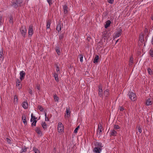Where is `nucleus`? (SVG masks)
Instances as JSON below:
<instances>
[{"mask_svg":"<svg viewBox=\"0 0 153 153\" xmlns=\"http://www.w3.org/2000/svg\"><path fill=\"white\" fill-rule=\"evenodd\" d=\"M95 147H94V151L96 153H100L101 152L103 145L101 143L98 142H96L95 144Z\"/></svg>","mask_w":153,"mask_h":153,"instance_id":"1","label":"nucleus"},{"mask_svg":"<svg viewBox=\"0 0 153 153\" xmlns=\"http://www.w3.org/2000/svg\"><path fill=\"white\" fill-rule=\"evenodd\" d=\"M128 96L129 98L131 100L133 101H135L136 100V95L134 93L129 92L128 93Z\"/></svg>","mask_w":153,"mask_h":153,"instance_id":"2","label":"nucleus"},{"mask_svg":"<svg viewBox=\"0 0 153 153\" xmlns=\"http://www.w3.org/2000/svg\"><path fill=\"white\" fill-rule=\"evenodd\" d=\"M20 30L22 36L25 38L27 34V30L26 27H24L23 26H22Z\"/></svg>","mask_w":153,"mask_h":153,"instance_id":"3","label":"nucleus"},{"mask_svg":"<svg viewBox=\"0 0 153 153\" xmlns=\"http://www.w3.org/2000/svg\"><path fill=\"white\" fill-rule=\"evenodd\" d=\"M64 130V126L61 122L59 123L58 125V130L59 133L63 132Z\"/></svg>","mask_w":153,"mask_h":153,"instance_id":"4","label":"nucleus"},{"mask_svg":"<svg viewBox=\"0 0 153 153\" xmlns=\"http://www.w3.org/2000/svg\"><path fill=\"white\" fill-rule=\"evenodd\" d=\"M122 29L121 28H119L117 31L114 33V36L115 38L119 37L121 35L122 33Z\"/></svg>","mask_w":153,"mask_h":153,"instance_id":"5","label":"nucleus"},{"mask_svg":"<svg viewBox=\"0 0 153 153\" xmlns=\"http://www.w3.org/2000/svg\"><path fill=\"white\" fill-rule=\"evenodd\" d=\"M153 103V99L152 98H149L146 101V104L147 105H152Z\"/></svg>","mask_w":153,"mask_h":153,"instance_id":"6","label":"nucleus"},{"mask_svg":"<svg viewBox=\"0 0 153 153\" xmlns=\"http://www.w3.org/2000/svg\"><path fill=\"white\" fill-rule=\"evenodd\" d=\"M102 127L101 124L100 123H99L98 125V128L97 133V135H100L102 131Z\"/></svg>","mask_w":153,"mask_h":153,"instance_id":"7","label":"nucleus"},{"mask_svg":"<svg viewBox=\"0 0 153 153\" xmlns=\"http://www.w3.org/2000/svg\"><path fill=\"white\" fill-rule=\"evenodd\" d=\"M20 79L21 81L25 77V73L24 71H22L20 73Z\"/></svg>","mask_w":153,"mask_h":153,"instance_id":"8","label":"nucleus"},{"mask_svg":"<svg viewBox=\"0 0 153 153\" xmlns=\"http://www.w3.org/2000/svg\"><path fill=\"white\" fill-rule=\"evenodd\" d=\"M33 33V30L32 26L30 25L28 29V34L29 36H31Z\"/></svg>","mask_w":153,"mask_h":153,"instance_id":"9","label":"nucleus"},{"mask_svg":"<svg viewBox=\"0 0 153 153\" xmlns=\"http://www.w3.org/2000/svg\"><path fill=\"white\" fill-rule=\"evenodd\" d=\"M39 110L40 111H41L42 112V111L43 113V114H45V120L48 121V118H47H47H46L47 114H46V113H45V111H44L43 108L42 107H41V106H39Z\"/></svg>","mask_w":153,"mask_h":153,"instance_id":"10","label":"nucleus"},{"mask_svg":"<svg viewBox=\"0 0 153 153\" xmlns=\"http://www.w3.org/2000/svg\"><path fill=\"white\" fill-rule=\"evenodd\" d=\"M51 24L50 22V21H48L47 22V25H46V30L47 32H50V31L51 29L50 28V27Z\"/></svg>","mask_w":153,"mask_h":153,"instance_id":"11","label":"nucleus"},{"mask_svg":"<svg viewBox=\"0 0 153 153\" xmlns=\"http://www.w3.org/2000/svg\"><path fill=\"white\" fill-rule=\"evenodd\" d=\"M117 132L114 129L111 130L110 131V134L111 136H116L117 135Z\"/></svg>","mask_w":153,"mask_h":153,"instance_id":"12","label":"nucleus"},{"mask_svg":"<svg viewBox=\"0 0 153 153\" xmlns=\"http://www.w3.org/2000/svg\"><path fill=\"white\" fill-rule=\"evenodd\" d=\"M22 107L25 109H26L28 108V103L26 101H24L22 104Z\"/></svg>","mask_w":153,"mask_h":153,"instance_id":"13","label":"nucleus"},{"mask_svg":"<svg viewBox=\"0 0 153 153\" xmlns=\"http://www.w3.org/2000/svg\"><path fill=\"white\" fill-rule=\"evenodd\" d=\"M22 119L24 123L25 124H27V118L26 116L24 114H22Z\"/></svg>","mask_w":153,"mask_h":153,"instance_id":"14","label":"nucleus"},{"mask_svg":"<svg viewBox=\"0 0 153 153\" xmlns=\"http://www.w3.org/2000/svg\"><path fill=\"white\" fill-rule=\"evenodd\" d=\"M66 114L65 115V117H68V116H70V108L69 107H67L66 110Z\"/></svg>","mask_w":153,"mask_h":153,"instance_id":"15","label":"nucleus"},{"mask_svg":"<svg viewBox=\"0 0 153 153\" xmlns=\"http://www.w3.org/2000/svg\"><path fill=\"white\" fill-rule=\"evenodd\" d=\"M3 50L2 49H1L0 51V60H3L4 59L3 56Z\"/></svg>","mask_w":153,"mask_h":153,"instance_id":"16","label":"nucleus"},{"mask_svg":"<svg viewBox=\"0 0 153 153\" xmlns=\"http://www.w3.org/2000/svg\"><path fill=\"white\" fill-rule=\"evenodd\" d=\"M56 29L58 32H59L61 30V25L60 23H59L57 25Z\"/></svg>","mask_w":153,"mask_h":153,"instance_id":"17","label":"nucleus"},{"mask_svg":"<svg viewBox=\"0 0 153 153\" xmlns=\"http://www.w3.org/2000/svg\"><path fill=\"white\" fill-rule=\"evenodd\" d=\"M56 51L58 55L60 54V49L59 47L57 46L56 47Z\"/></svg>","mask_w":153,"mask_h":153,"instance_id":"18","label":"nucleus"},{"mask_svg":"<svg viewBox=\"0 0 153 153\" xmlns=\"http://www.w3.org/2000/svg\"><path fill=\"white\" fill-rule=\"evenodd\" d=\"M59 74L58 73H54L53 74V76L55 78V79L57 82L59 81L58 74Z\"/></svg>","mask_w":153,"mask_h":153,"instance_id":"19","label":"nucleus"},{"mask_svg":"<svg viewBox=\"0 0 153 153\" xmlns=\"http://www.w3.org/2000/svg\"><path fill=\"white\" fill-rule=\"evenodd\" d=\"M111 23V22L110 20H108L106 22V24L105 25V28H107L110 25Z\"/></svg>","mask_w":153,"mask_h":153,"instance_id":"20","label":"nucleus"},{"mask_svg":"<svg viewBox=\"0 0 153 153\" xmlns=\"http://www.w3.org/2000/svg\"><path fill=\"white\" fill-rule=\"evenodd\" d=\"M12 6L15 8H16L19 6L18 3L16 1V2H12Z\"/></svg>","mask_w":153,"mask_h":153,"instance_id":"21","label":"nucleus"},{"mask_svg":"<svg viewBox=\"0 0 153 153\" xmlns=\"http://www.w3.org/2000/svg\"><path fill=\"white\" fill-rule=\"evenodd\" d=\"M98 93H101L102 92V87L101 85H100L98 87Z\"/></svg>","mask_w":153,"mask_h":153,"instance_id":"22","label":"nucleus"},{"mask_svg":"<svg viewBox=\"0 0 153 153\" xmlns=\"http://www.w3.org/2000/svg\"><path fill=\"white\" fill-rule=\"evenodd\" d=\"M133 63V58L132 56H131L129 59V66H131Z\"/></svg>","mask_w":153,"mask_h":153,"instance_id":"23","label":"nucleus"},{"mask_svg":"<svg viewBox=\"0 0 153 153\" xmlns=\"http://www.w3.org/2000/svg\"><path fill=\"white\" fill-rule=\"evenodd\" d=\"M63 8L64 13L65 14L67 13H68V7L66 5H65L64 6Z\"/></svg>","mask_w":153,"mask_h":153,"instance_id":"24","label":"nucleus"},{"mask_svg":"<svg viewBox=\"0 0 153 153\" xmlns=\"http://www.w3.org/2000/svg\"><path fill=\"white\" fill-rule=\"evenodd\" d=\"M105 35L104 36V37H105L106 38H108L110 37V36L111 34L110 33L108 32H106V33H105Z\"/></svg>","mask_w":153,"mask_h":153,"instance_id":"25","label":"nucleus"},{"mask_svg":"<svg viewBox=\"0 0 153 153\" xmlns=\"http://www.w3.org/2000/svg\"><path fill=\"white\" fill-rule=\"evenodd\" d=\"M109 90L108 89H106L104 92V95L105 97L106 98L109 95Z\"/></svg>","mask_w":153,"mask_h":153,"instance_id":"26","label":"nucleus"},{"mask_svg":"<svg viewBox=\"0 0 153 153\" xmlns=\"http://www.w3.org/2000/svg\"><path fill=\"white\" fill-rule=\"evenodd\" d=\"M98 59H99V56H98V55H96L94 59V61H93V62L94 63H97L98 62Z\"/></svg>","mask_w":153,"mask_h":153,"instance_id":"27","label":"nucleus"},{"mask_svg":"<svg viewBox=\"0 0 153 153\" xmlns=\"http://www.w3.org/2000/svg\"><path fill=\"white\" fill-rule=\"evenodd\" d=\"M16 2L18 3L19 6L21 7L22 6L21 4L22 3V0H16Z\"/></svg>","mask_w":153,"mask_h":153,"instance_id":"28","label":"nucleus"},{"mask_svg":"<svg viewBox=\"0 0 153 153\" xmlns=\"http://www.w3.org/2000/svg\"><path fill=\"white\" fill-rule=\"evenodd\" d=\"M41 125L43 128L45 129L46 128V125L45 122H42L41 123Z\"/></svg>","mask_w":153,"mask_h":153,"instance_id":"29","label":"nucleus"},{"mask_svg":"<svg viewBox=\"0 0 153 153\" xmlns=\"http://www.w3.org/2000/svg\"><path fill=\"white\" fill-rule=\"evenodd\" d=\"M9 22L10 23H13V16H10V19L9 20Z\"/></svg>","mask_w":153,"mask_h":153,"instance_id":"30","label":"nucleus"},{"mask_svg":"<svg viewBox=\"0 0 153 153\" xmlns=\"http://www.w3.org/2000/svg\"><path fill=\"white\" fill-rule=\"evenodd\" d=\"M27 147H26L25 146H24V147H22V148L21 150V152H26L27 151Z\"/></svg>","mask_w":153,"mask_h":153,"instance_id":"31","label":"nucleus"},{"mask_svg":"<svg viewBox=\"0 0 153 153\" xmlns=\"http://www.w3.org/2000/svg\"><path fill=\"white\" fill-rule=\"evenodd\" d=\"M149 53L152 57H153V49L151 48L149 51Z\"/></svg>","mask_w":153,"mask_h":153,"instance_id":"32","label":"nucleus"},{"mask_svg":"<svg viewBox=\"0 0 153 153\" xmlns=\"http://www.w3.org/2000/svg\"><path fill=\"white\" fill-rule=\"evenodd\" d=\"M56 71L57 73L58 74H60L59 67L57 65H56Z\"/></svg>","mask_w":153,"mask_h":153,"instance_id":"33","label":"nucleus"},{"mask_svg":"<svg viewBox=\"0 0 153 153\" xmlns=\"http://www.w3.org/2000/svg\"><path fill=\"white\" fill-rule=\"evenodd\" d=\"M20 80L19 79H17L16 80V86H19L20 87Z\"/></svg>","mask_w":153,"mask_h":153,"instance_id":"34","label":"nucleus"},{"mask_svg":"<svg viewBox=\"0 0 153 153\" xmlns=\"http://www.w3.org/2000/svg\"><path fill=\"white\" fill-rule=\"evenodd\" d=\"M79 59L80 62H83V56L82 55L80 54L79 55Z\"/></svg>","mask_w":153,"mask_h":153,"instance_id":"35","label":"nucleus"},{"mask_svg":"<svg viewBox=\"0 0 153 153\" xmlns=\"http://www.w3.org/2000/svg\"><path fill=\"white\" fill-rule=\"evenodd\" d=\"M147 71L148 72L149 74L150 75H151L152 74V71H151V69L150 68H148L147 69Z\"/></svg>","mask_w":153,"mask_h":153,"instance_id":"36","label":"nucleus"},{"mask_svg":"<svg viewBox=\"0 0 153 153\" xmlns=\"http://www.w3.org/2000/svg\"><path fill=\"white\" fill-rule=\"evenodd\" d=\"M114 129H120V127H119L118 125H115L114 126Z\"/></svg>","mask_w":153,"mask_h":153,"instance_id":"37","label":"nucleus"},{"mask_svg":"<svg viewBox=\"0 0 153 153\" xmlns=\"http://www.w3.org/2000/svg\"><path fill=\"white\" fill-rule=\"evenodd\" d=\"M18 100V97L17 95H15L14 97V102H17Z\"/></svg>","mask_w":153,"mask_h":153,"instance_id":"38","label":"nucleus"},{"mask_svg":"<svg viewBox=\"0 0 153 153\" xmlns=\"http://www.w3.org/2000/svg\"><path fill=\"white\" fill-rule=\"evenodd\" d=\"M54 100L55 101H58L59 99V97L56 95H54Z\"/></svg>","mask_w":153,"mask_h":153,"instance_id":"39","label":"nucleus"},{"mask_svg":"<svg viewBox=\"0 0 153 153\" xmlns=\"http://www.w3.org/2000/svg\"><path fill=\"white\" fill-rule=\"evenodd\" d=\"M79 128V126H78L75 129L74 131V133H76L77 132V131Z\"/></svg>","mask_w":153,"mask_h":153,"instance_id":"40","label":"nucleus"},{"mask_svg":"<svg viewBox=\"0 0 153 153\" xmlns=\"http://www.w3.org/2000/svg\"><path fill=\"white\" fill-rule=\"evenodd\" d=\"M2 21V17L1 16H0V26L2 25L3 22Z\"/></svg>","mask_w":153,"mask_h":153,"instance_id":"41","label":"nucleus"},{"mask_svg":"<svg viewBox=\"0 0 153 153\" xmlns=\"http://www.w3.org/2000/svg\"><path fill=\"white\" fill-rule=\"evenodd\" d=\"M64 34H61L59 36V39L60 40L62 39L64 37Z\"/></svg>","mask_w":153,"mask_h":153,"instance_id":"42","label":"nucleus"},{"mask_svg":"<svg viewBox=\"0 0 153 153\" xmlns=\"http://www.w3.org/2000/svg\"><path fill=\"white\" fill-rule=\"evenodd\" d=\"M48 2L49 3L50 5L51 4H52L53 2V0H47Z\"/></svg>","mask_w":153,"mask_h":153,"instance_id":"43","label":"nucleus"},{"mask_svg":"<svg viewBox=\"0 0 153 153\" xmlns=\"http://www.w3.org/2000/svg\"><path fill=\"white\" fill-rule=\"evenodd\" d=\"M37 122V121L36 120H34L33 121V122L32 123L31 125L32 126H35L36 125V123Z\"/></svg>","mask_w":153,"mask_h":153,"instance_id":"44","label":"nucleus"},{"mask_svg":"<svg viewBox=\"0 0 153 153\" xmlns=\"http://www.w3.org/2000/svg\"><path fill=\"white\" fill-rule=\"evenodd\" d=\"M31 117L33 119V120H36L37 119L36 117H35L33 115V113H32L31 114Z\"/></svg>","mask_w":153,"mask_h":153,"instance_id":"45","label":"nucleus"},{"mask_svg":"<svg viewBox=\"0 0 153 153\" xmlns=\"http://www.w3.org/2000/svg\"><path fill=\"white\" fill-rule=\"evenodd\" d=\"M6 140L8 143H11V140L8 138H6Z\"/></svg>","mask_w":153,"mask_h":153,"instance_id":"46","label":"nucleus"},{"mask_svg":"<svg viewBox=\"0 0 153 153\" xmlns=\"http://www.w3.org/2000/svg\"><path fill=\"white\" fill-rule=\"evenodd\" d=\"M119 109L120 110V111H122L124 110V108L123 107L120 106L119 107Z\"/></svg>","mask_w":153,"mask_h":153,"instance_id":"47","label":"nucleus"},{"mask_svg":"<svg viewBox=\"0 0 153 153\" xmlns=\"http://www.w3.org/2000/svg\"><path fill=\"white\" fill-rule=\"evenodd\" d=\"M103 94L102 93H98V96L100 97H103Z\"/></svg>","mask_w":153,"mask_h":153,"instance_id":"48","label":"nucleus"},{"mask_svg":"<svg viewBox=\"0 0 153 153\" xmlns=\"http://www.w3.org/2000/svg\"><path fill=\"white\" fill-rule=\"evenodd\" d=\"M114 0H108V2L109 3L112 4L113 3Z\"/></svg>","mask_w":153,"mask_h":153,"instance_id":"49","label":"nucleus"},{"mask_svg":"<svg viewBox=\"0 0 153 153\" xmlns=\"http://www.w3.org/2000/svg\"><path fill=\"white\" fill-rule=\"evenodd\" d=\"M138 131L140 133L142 132V129H141V128L140 127H138Z\"/></svg>","mask_w":153,"mask_h":153,"instance_id":"50","label":"nucleus"},{"mask_svg":"<svg viewBox=\"0 0 153 153\" xmlns=\"http://www.w3.org/2000/svg\"><path fill=\"white\" fill-rule=\"evenodd\" d=\"M33 150L34 151L35 153H37V150H38V149H37L36 148H34L33 149Z\"/></svg>","mask_w":153,"mask_h":153,"instance_id":"51","label":"nucleus"},{"mask_svg":"<svg viewBox=\"0 0 153 153\" xmlns=\"http://www.w3.org/2000/svg\"><path fill=\"white\" fill-rule=\"evenodd\" d=\"M29 93L31 94H32V91L31 89H29Z\"/></svg>","mask_w":153,"mask_h":153,"instance_id":"52","label":"nucleus"},{"mask_svg":"<svg viewBox=\"0 0 153 153\" xmlns=\"http://www.w3.org/2000/svg\"><path fill=\"white\" fill-rule=\"evenodd\" d=\"M35 131L37 134H38V127L36 128Z\"/></svg>","mask_w":153,"mask_h":153,"instance_id":"53","label":"nucleus"},{"mask_svg":"<svg viewBox=\"0 0 153 153\" xmlns=\"http://www.w3.org/2000/svg\"><path fill=\"white\" fill-rule=\"evenodd\" d=\"M39 135H40V136H41L42 135V133L39 130Z\"/></svg>","mask_w":153,"mask_h":153,"instance_id":"54","label":"nucleus"},{"mask_svg":"<svg viewBox=\"0 0 153 153\" xmlns=\"http://www.w3.org/2000/svg\"><path fill=\"white\" fill-rule=\"evenodd\" d=\"M151 43H152V44L153 45V35L151 41Z\"/></svg>","mask_w":153,"mask_h":153,"instance_id":"55","label":"nucleus"},{"mask_svg":"<svg viewBox=\"0 0 153 153\" xmlns=\"http://www.w3.org/2000/svg\"><path fill=\"white\" fill-rule=\"evenodd\" d=\"M151 19L152 20H153V15L151 17Z\"/></svg>","mask_w":153,"mask_h":153,"instance_id":"56","label":"nucleus"},{"mask_svg":"<svg viewBox=\"0 0 153 153\" xmlns=\"http://www.w3.org/2000/svg\"><path fill=\"white\" fill-rule=\"evenodd\" d=\"M38 74H36L35 75V77H38Z\"/></svg>","mask_w":153,"mask_h":153,"instance_id":"57","label":"nucleus"},{"mask_svg":"<svg viewBox=\"0 0 153 153\" xmlns=\"http://www.w3.org/2000/svg\"><path fill=\"white\" fill-rule=\"evenodd\" d=\"M36 88L38 90V86L37 85V86H36Z\"/></svg>","mask_w":153,"mask_h":153,"instance_id":"58","label":"nucleus"},{"mask_svg":"<svg viewBox=\"0 0 153 153\" xmlns=\"http://www.w3.org/2000/svg\"><path fill=\"white\" fill-rule=\"evenodd\" d=\"M33 119L31 118V119L30 120L31 122H32V121H33Z\"/></svg>","mask_w":153,"mask_h":153,"instance_id":"59","label":"nucleus"},{"mask_svg":"<svg viewBox=\"0 0 153 153\" xmlns=\"http://www.w3.org/2000/svg\"><path fill=\"white\" fill-rule=\"evenodd\" d=\"M118 39L116 41V43L117 42H118Z\"/></svg>","mask_w":153,"mask_h":153,"instance_id":"60","label":"nucleus"},{"mask_svg":"<svg viewBox=\"0 0 153 153\" xmlns=\"http://www.w3.org/2000/svg\"><path fill=\"white\" fill-rule=\"evenodd\" d=\"M37 108H38V106H37Z\"/></svg>","mask_w":153,"mask_h":153,"instance_id":"61","label":"nucleus"}]
</instances>
